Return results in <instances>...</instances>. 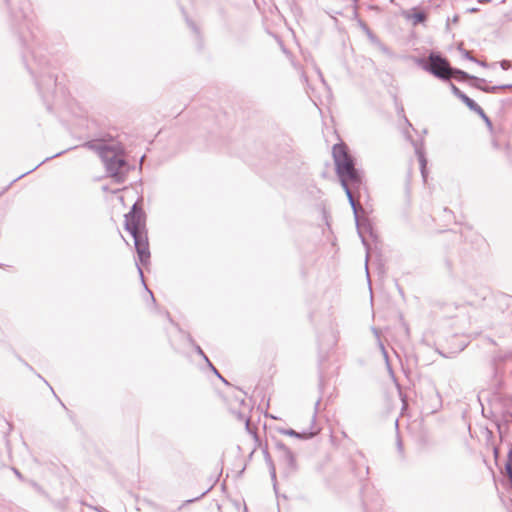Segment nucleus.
Returning <instances> with one entry per match:
<instances>
[{"label":"nucleus","instance_id":"f257e3e1","mask_svg":"<svg viewBox=\"0 0 512 512\" xmlns=\"http://www.w3.org/2000/svg\"><path fill=\"white\" fill-rule=\"evenodd\" d=\"M124 229L131 235L134 242V248L137 253V260L135 265L140 276L141 282L144 288L149 292L152 301L155 303V297L151 290L148 289L145 280L143 270L140 265L146 266L150 263V248L148 240V231L146 228V213L138 202L134 203L130 211L125 214Z\"/></svg>","mask_w":512,"mask_h":512},{"label":"nucleus","instance_id":"f03ea898","mask_svg":"<svg viewBox=\"0 0 512 512\" xmlns=\"http://www.w3.org/2000/svg\"><path fill=\"white\" fill-rule=\"evenodd\" d=\"M332 156L335 172L347 196V200L354 214L357 215V203L352 190L359 191L363 185V171L356 168V159L349 153L344 143H337L332 147Z\"/></svg>","mask_w":512,"mask_h":512},{"label":"nucleus","instance_id":"7ed1b4c3","mask_svg":"<svg viewBox=\"0 0 512 512\" xmlns=\"http://www.w3.org/2000/svg\"><path fill=\"white\" fill-rule=\"evenodd\" d=\"M488 406V409L482 406V414L494 422L503 441L509 435L512 424V397L496 390L489 395Z\"/></svg>","mask_w":512,"mask_h":512},{"label":"nucleus","instance_id":"20e7f679","mask_svg":"<svg viewBox=\"0 0 512 512\" xmlns=\"http://www.w3.org/2000/svg\"><path fill=\"white\" fill-rule=\"evenodd\" d=\"M99 157L105 166L107 175L117 184L124 183L128 173L134 169V166L127 161L124 149L119 144H115L112 148L102 147Z\"/></svg>","mask_w":512,"mask_h":512},{"label":"nucleus","instance_id":"39448f33","mask_svg":"<svg viewBox=\"0 0 512 512\" xmlns=\"http://www.w3.org/2000/svg\"><path fill=\"white\" fill-rule=\"evenodd\" d=\"M34 62L37 64V70L34 71L27 64V68L31 75L35 78V83L42 98L46 100L47 96L53 93L57 87V75L46 70L48 59L43 55H38L35 51H31Z\"/></svg>","mask_w":512,"mask_h":512},{"label":"nucleus","instance_id":"423d86ee","mask_svg":"<svg viewBox=\"0 0 512 512\" xmlns=\"http://www.w3.org/2000/svg\"><path fill=\"white\" fill-rule=\"evenodd\" d=\"M5 5L7 7L8 19H9L11 28L19 34V40H20L21 44L24 47H27V49H31V47H29L26 44L24 37L21 33L22 28H24V27L27 29L30 28V23H31V17H30L31 4H30V2L28 0H21V1H19V3H13V4L5 3Z\"/></svg>","mask_w":512,"mask_h":512},{"label":"nucleus","instance_id":"0eeeda50","mask_svg":"<svg viewBox=\"0 0 512 512\" xmlns=\"http://www.w3.org/2000/svg\"><path fill=\"white\" fill-rule=\"evenodd\" d=\"M416 64L435 78L443 82L449 81L450 61L442 53L431 51L428 57L417 58Z\"/></svg>","mask_w":512,"mask_h":512},{"label":"nucleus","instance_id":"6e6552de","mask_svg":"<svg viewBox=\"0 0 512 512\" xmlns=\"http://www.w3.org/2000/svg\"><path fill=\"white\" fill-rule=\"evenodd\" d=\"M278 453V461L282 467V477L289 480L296 475L299 465L295 453L286 446L281 440L272 438Z\"/></svg>","mask_w":512,"mask_h":512},{"label":"nucleus","instance_id":"1a4fd4ad","mask_svg":"<svg viewBox=\"0 0 512 512\" xmlns=\"http://www.w3.org/2000/svg\"><path fill=\"white\" fill-rule=\"evenodd\" d=\"M353 215H354L357 233H358V235L361 239V242L366 250L365 269H366L368 282H370V277H369V272H368V260L370 257V246H369V243H368L365 235H369V237L372 238V240H376L377 234L374 230L372 222L368 218L360 220L358 211H357V216L354 213H353Z\"/></svg>","mask_w":512,"mask_h":512},{"label":"nucleus","instance_id":"9d476101","mask_svg":"<svg viewBox=\"0 0 512 512\" xmlns=\"http://www.w3.org/2000/svg\"><path fill=\"white\" fill-rule=\"evenodd\" d=\"M315 420H316V413L312 417L311 426L307 429L300 431V432H298L292 428H280V429H278V431H279V433H281L283 435L294 437V438L301 439V440L312 439L320 431V428H315V426H314Z\"/></svg>","mask_w":512,"mask_h":512},{"label":"nucleus","instance_id":"9b49d317","mask_svg":"<svg viewBox=\"0 0 512 512\" xmlns=\"http://www.w3.org/2000/svg\"><path fill=\"white\" fill-rule=\"evenodd\" d=\"M412 144H413V146L415 148V154H416L418 162H419L420 172H421L423 181L426 182L427 181V177H428V170H427L428 160H427L426 155H425L423 144L418 145L414 141L412 142Z\"/></svg>","mask_w":512,"mask_h":512},{"label":"nucleus","instance_id":"f8f14e48","mask_svg":"<svg viewBox=\"0 0 512 512\" xmlns=\"http://www.w3.org/2000/svg\"><path fill=\"white\" fill-rule=\"evenodd\" d=\"M451 77H455L456 80L459 82H463L465 79H469L470 81H473V82H486V80L484 78H479L477 76L467 73L466 71H464L460 68H456V67H452V66H450V70H449V79Z\"/></svg>","mask_w":512,"mask_h":512},{"label":"nucleus","instance_id":"ddd939ff","mask_svg":"<svg viewBox=\"0 0 512 512\" xmlns=\"http://www.w3.org/2000/svg\"><path fill=\"white\" fill-rule=\"evenodd\" d=\"M486 82H473V81H470V85L484 93H491V94H496L498 93L499 91L501 90H505V89H511L512 88V84H501V85H493V86H488L485 84Z\"/></svg>","mask_w":512,"mask_h":512},{"label":"nucleus","instance_id":"4468645a","mask_svg":"<svg viewBox=\"0 0 512 512\" xmlns=\"http://www.w3.org/2000/svg\"><path fill=\"white\" fill-rule=\"evenodd\" d=\"M430 393L432 395L428 409L430 413H436L442 407V397L433 383L430 384Z\"/></svg>","mask_w":512,"mask_h":512},{"label":"nucleus","instance_id":"2eb2a0df","mask_svg":"<svg viewBox=\"0 0 512 512\" xmlns=\"http://www.w3.org/2000/svg\"><path fill=\"white\" fill-rule=\"evenodd\" d=\"M495 302L497 304V307L501 312H505L511 305H512V296L505 294V293H499L495 295Z\"/></svg>","mask_w":512,"mask_h":512},{"label":"nucleus","instance_id":"dca6fc26","mask_svg":"<svg viewBox=\"0 0 512 512\" xmlns=\"http://www.w3.org/2000/svg\"><path fill=\"white\" fill-rule=\"evenodd\" d=\"M63 153H65V151H61V152H58L52 156H49V157H46L44 160H42L38 165H36L34 168L22 173L21 175H19L18 177H16L15 179H13L9 185L5 188L4 191H7L16 181H18L19 179L23 178L24 176L30 174L31 172L35 171L39 166H41L43 163L55 158V157H58L60 155H62Z\"/></svg>","mask_w":512,"mask_h":512},{"label":"nucleus","instance_id":"f3484780","mask_svg":"<svg viewBox=\"0 0 512 512\" xmlns=\"http://www.w3.org/2000/svg\"><path fill=\"white\" fill-rule=\"evenodd\" d=\"M412 20L414 26L423 24L427 20V15L424 11L413 9L411 15L408 16Z\"/></svg>","mask_w":512,"mask_h":512},{"label":"nucleus","instance_id":"a211bd4d","mask_svg":"<svg viewBox=\"0 0 512 512\" xmlns=\"http://www.w3.org/2000/svg\"><path fill=\"white\" fill-rule=\"evenodd\" d=\"M115 144H104V143H95L93 141L86 142L85 146L90 148L91 150H94L98 155L99 151L102 147L104 148H112Z\"/></svg>","mask_w":512,"mask_h":512},{"label":"nucleus","instance_id":"6ab92c4d","mask_svg":"<svg viewBox=\"0 0 512 512\" xmlns=\"http://www.w3.org/2000/svg\"><path fill=\"white\" fill-rule=\"evenodd\" d=\"M237 417H238V419H239V420H241V421H245V424H246V430L248 431V433L252 434V435H253V437L255 438V440H258V437H257L256 433H254V432L251 430L250 426H249V418L245 415V413H243V412H238V413H237Z\"/></svg>","mask_w":512,"mask_h":512},{"label":"nucleus","instance_id":"aec40b11","mask_svg":"<svg viewBox=\"0 0 512 512\" xmlns=\"http://www.w3.org/2000/svg\"><path fill=\"white\" fill-rule=\"evenodd\" d=\"M263 455H264V460H265V463L266 465L268 466V469L269 470H272V467H275V463L268 451V448L267 446L263 449Z\"/></svg>","mask_w":512,"mask_h":512},{"label":"nucleus","instance_id":"412c9836","mask_svg":"<svg viewBox=\"0 0 512 512\" xmlns=\"http://www.w3.org/2000/svg\"><path fill=\"white\" fill-rule=\"evenodd\" d=\"M360 26L361 28L363 29V31L366 33V35L368 36V38L372 41V42H376L377 41V37L375 36V34L371 31V29L367 26L366 23L360 21Z\"/></svg>","mask_w":512,"mask_h":512},{"label":"nucleus","instance_id":"4be33fe9","mask_svg":"<svg viewBox=\"0 0 512 512\" xmlns=\"http://www.w3.org/2000/svg\"><path fill=\"white\" fill-rule=\"evenodd\" d=\"M477 115L485 122L488 129L492 130L493 124L491 119L487 116L485 111L481 108V110L477 113Z\"/></svg>","mask_w":512,"mask_h":512},{"label":"nucleus","instance_id":"5701e85b","mask_svg":"<svg viewBox=\"0 0 512 512\" xmlns=\"http://www.w3.org/2000/svg\"><path fill=\"white\" fill-rule=\"evenodd\" d=\"M209 369L226 385H229V382L219 373V371L216 369V367L211 363V361H208L207 363Z\"/></svg>","mask_w":512,"mask_h":512},{"label":"nucleus","instance_id":"b1692460","mask_svg":"<svg viewBox=\"0 0 512 512\" xmlns=\"http://www.w3.org/2000/svg\"><path fill=\"white\" fill-rule=\"evenodd\" d=\"M458 50L460 51V53H461V55H462V57L464 59H467V60H469L471 62L476 61V58L471 54L470 51H468V50H466V49H464V48H462L460 46L458 47Z\"/></svg>","mask_w":512,"mask_h":512},{"label":"nucleus","instance_id":"393cba45","mask_svg":"<svg viewBox=\"0 0 512 512\" xmlns=\"http://www.w3.org/2000/svg\"><path fill=\"white\" fill-rule=\"evenodd\" d=\"M269 474L273 483V489L278 496V488H277V476H276V467H272V470H269Z\"/></svg>","mask_w":512,"mask_h":512},{"label":"nucleus","instance_id":"a878e982","mask_svg":"<svg viewBox=\"0 0 512 512\" xmlns=\"http://www.w3.org/2000/svg\"><path fill=\"white\" fill-rule=\"evenodd\" d=\"M466 106L476 114L481 110V107L473 99H471Z\"/></svg>","mask_w":512,"mask_h":512},{"label":"nucleus","instance_id":"bb28decb","mask_svg":"<svg viewBox=\"0 0 512 512\" xmlns=\"http://www.w3.org/2000/svg\"><path fill=\"white\" fill-rule=\"evenodd\" d=\"M193 349L199 356H201L206 361V363L210 361L207 355L204 353L203 349L198 344H194Z\"/></svg>","mask_w":512,"mask_h":512},{"label":"nucleus","instance_id":"cd10ccee","mask_svg":"<svg viewBox=\"0 0 512 512\" xmlns=\"http://www.w3.org/2000/svg\"><path fill=\"white\" fill-rule=\"evenodd\" d=\"M378 344H379V347H380L381 352H382V354H383V357H384V359H385V361H386V364H387V366H388L389 370L392 372L391 367H390V364H389V361H388V352L386 351V349H385V347H384L383 343H382L380 340H378Z\"/></svg>","mask_w":512,"mask_h":512},{"label":"nucleus","instance_id":"c85d7f7f","mask_svg":"<svg viewBox=\"0 0 512 512\" xmlns=\"http://www.w3.org/2000/svg\"><path fill=\"white\" fill-rule=\"evenodd\" d=\"M456 97L459 100H461L465 105H467L468 102L472 99L469 96H467L463 91H461Z\"/></svg>","mask_w":512,"mask_h":512},{"label":"nucleus","instance_id":"c756f323","mask_svg":"<svg viewBox=\"0 0 512 512\" xmlns=\"http://www.w3.org/2000/svg\"><path fill=\"white\" fill-rule=\"evenodd\" d=\"M456 97L459 100H461L465 105H467L468 102L472 99L469 96H467L463 91H461Z\"/></svg>","mask_w":512,"mask_h":512},{"label":"nucleus","instance_id":"7c9ffc66","mask_svg":"<svg viewBox=\"0 0 512 512\" xmlns=\"http://www.w3.org/2000/svg\"><path fill=\"white\" fill-rule=\"evenodd\" d=\"M456 97L459 100H461L465 105H467L468 102L472 99L469 96H467L463 91H461Z\"/></svg>","mask_w":512,"mask_h":512},{"label":"nucleus","instance_id":"2f4dec72","mask_svg":"<svg viewBox=\"0 0 512 512\" xmlns=\"http://www.w3.org/2000/svg\"><path fill=\"white\" fill-rule=\"evenodd\" d=\"M456 97L459 100H461L465 105H467L468 102L472 99L469 96H467L463 91H461Z\"/></svg>","mask_w":512,"mask_h":512},{"label":"nucleus","instance_id":"473e14b6","mask_svg":"<svg viewBox=\"0 0 512 512\" xmlns=\"http://www.w3.org/2000/svg\"><path fill=\"white\" fill-rule=\"evenodd\" d=\"M211 490V488H208L207 490H205L204 492H202L199 496L197 497H194L192 499H188L185 501V503L189 504V503H192V502H195V501H198L200 500L202 497H204L209 491Z\"/></svg>","mask_w":512,"mask_h":512},{"label":"nucleus","instance_id":"72a5a7b5","mask_svg":"<svg viewBox=\"0 0 512 512\" xmlns=\"http://www.w3.org/2000/svg\"><path fill=\"white\" fill-rule=\"evenodd\" d=\"M186 22L188 24V26L193 30V32L196 34V35H199V29L197 27V25L190 19L186 18Z\"/></svg>","mask_w":512,"mask_h":512},{"label":"nucleus","instance_id":"f704fd0d","mask_svg":"<svg viewBox=\"0 0 512 512\" xmlns=\"http://www.w3.org/2000/svg\"><path fill=\"white\" fill-rule=\"evenodd\" d=\"M499 64L503 70H508L509 68L512 67V62L509 60H502L499 62Z\"/></svg>","mask_w":512,"mask_h":512},{"label":"nucleus","instance_id":"c9c22d12","mask_svg":"<svg viewBox=\"0 0 512 512\" xmlns=\"http://www.w3.org/2000/svg\"><path fill=\"white\" fill-rule=\"evenodd\" d=\"M447 82L449 83V87H450L453 95L457 96L461 92V90L455 84H453L450 80Z\"/></svg>","mask_w":512,"mask_h":512},{"label":"nucleus","instance_id":"e433bc0d","mask_svg":"<svg viewBox=\"0 0 512 512\" xmlns=\"http://www.w3.org/2000/svg\"><path fill=\"white\" fill-rule=\"evenodd\" d=\"M474 63L478 64L479 66L481 67H484V68H488L490 67L491 65L489 63H487L486 61H483V60H478L476 59V61H474Z\"/></svg>","mask_w":512,"mask_h":512},{"label":"nucleus","instance_id":"4c0bfd02","mask_svg":"<svg viewBox=\"0 0 512 512\" xmlns=\"http://www.w3.org/2000/svg\"><path fill=\"white\" fill-rule=\"evenodd\" d=\"M493 454H494V458H495V460H496V462H497V461H498V458H499V456H500V448H499V447H497V446H495V447L493 448Z\"/></svg>","mask_w":512,"mask_h":512},{"label":"nucleus","instance_id":"58836bf2","mask_svg":"<svg viewBox=\"0 0 512 512\" xmlns=\"http://www.w3.org/2000/svg\"><path fill=\"white\" fill-rule=\"evenodd\" d=\"M377 266H378L379 272L383 273L384 272V265L381 263L380 259L377 260Z\"/></svg>","mask_w":512,"mask_h":512},{"label":"nucleus","instance_id":"ea45409f","mask_svg":"<svg viewBox=\"0 0 512 512\" xmlns=\"http://www.w3.org/2000/svg\"><path fill=\"white\" fill-rule=\"evenodd\" d=\"M187 339L192 347H194V344H197L190 334H188Z\"/></svg>","mask_w":512,"mask_h":512},{"label":"nucleus","instance_id":"a19ab883","mask_svg":"<svg viewBox=\"0 0 512 512\" xmlns=\"http://www.w3.org/2000/svg\"><path fill=\"white\" fill-rule=\"evenodd\" d=\"M467 12L468 13H477V12H479V8H477V7L468 8Z\"/></svg>","mask_w":512,"mask_h":512},{"label":"nucleus","instance_id":"79ce46f5","mask_svg":"<svg viewBox=\"0 0 512 512\" xmlns=\"http://www.w3.org/2000/svg\"><path fill=\"white\" fill-rule=\"evenodd\" d=\"M38 376L45 382V384H47L50 387L51 390H53V388L49 385L48 381H46L41 375H38ZM52 392L55 393L54 391H52ZM54 395L56 396V394H54Z\"/></svg>","mask_w":512,"mask_h":512},{"label":"nucleus","instance_id":"37998d69","mask_svg":"<svg viewBox=\"0 0 512 512\" xmlns=\"http://www.w3.org/2000/svg\"><path fill=\"white\" fill-rule=\"evenodd\" d=\"M480 4H488L491 2V0H477Z\"/></svg>","mask_w":512,"mask_h":512},{"label":"nucleus","instance_id":"c03bdc74","mask_svg":"<svg viewBox=\"0 0 512 512\" xmlns=\"http://www.w3.org/2000/svg\"><path fill=\"white\" fill-rule=\"evenodd\" d=\"M97 512H107L103 507H95Z\"/></svg>","mask_w":512,"mask_h":512},{"label":"nucleus","instance_id":"a18cd8bd","mask_svg":"<svg viewBox=\"0 0 512 512\" xmlns=\"http://www.w3.org/2000/svg\"><path fill=\"white\" fill-rule=\"evenodd\" d=\"M459 21V16L458 15H454L453 19H452V22L453 23H457Z\"/></svg>","mask_w":512,"mask_h":512},{"label":"nucleus","instance_id":"49530a36","mask_svg":"<svg viewBox=\"0 0 512 512\" xmlns=\"http://www.w3.org/2000/svg\"><path fill=\"white\" fill-rule=\"evenodd\" d=\"M14 472L17 475V477L22 478V474L19 472V470L14 469Z\"/></svg>","mask_w":512,"mask_h":512},{"label":"nucleus","instance_id":"de8ad7c7","mask_svg":"<svg viewBox=\"0 0 512 512\" xmlns=\"http://www.w3.org/2000/svg\"><path fill=\"white\" fill-rule=\"evenodd\" d=\"M397 446H398V449L401 450L402 449V442L400 440H398L397 442Z\"/></svg>","mask_w":512,"mask_h":512},{"label":"nucleus","instance_id":"09e8293b","mask_svg":"<svg viewBox=\"0 0 512 512\" xmlns=\"http://www.w3.org/2000/svg\"><path fill=\"white\" fill-rule=\"evenodd\" d=\"M239 403H240V405H243V406H244V405H245V399H244V398L240 399V400H239Z\"/></svg>","mask_w":512,"mask_h":512},{"label":"nucleus","instance_id":"8fccbe9b","mask_svg":"<svg viewBox=\"0 0 512 512\" xmlns=\"http://www.w3.org/2000/svg\"><path fill=\"white\" fill-rule=\"evenodd\" d=\"M403 112H404V108L401 106V107L399 108V110H398V113L400 114V113H403Z\"/></svg>","mask_w":512,"mask_h":512},{"label":"nucleus","instance_id":"3c124183","mask_svg":"<svg viewBox=\"0 0 512 512\" xmlns=\"http://www.w3.org/2000/svg\"><path fill=\"white\" fill-rule=\"evenodd\" d=\"M373 331H374L375 335L379 338V335H378L377 329L373 328Z\"/></svg>","mask_w":512,"mask_h":512},{"label":"nucleus","instance_id":"603ef678","mask_svg":"<svg viewBox=\"0 0 512 512\" xmlns=\"http://www.w3.org/2000/svg\"><path fill=\"white\" fill-rule=\"evenodd\" d=\"M319 404H320V400H317L316 404H315V407L317 408L319 406Z\"/></svg>","mask_w":512,"mask_h":512},{"label":"nucleus","instance_id":"864d4df0","mask_svg":"<svg viewBox=\"0 0 512 512\" xmlns=\"http://www.w3.org/2000/svg\"><path fill=\"white\" fill-rule=\"evenodd\" d=\"M446 264H447V266L450 268V265H451V264H450V261H448V260H447V261H446Z\"/></svg>","mask_w":512,"mask_h":512},{"label":"nucleus","instance_id":"5fc2aeb1","mask_svg":"<svg viewBox=\"0 0 512 512\" xmlns=\"http://www.w3.org/2000/svg\"><path fill=\"white\" fill-rule=\"evenodd\" d=\"M369 473V467H366V475Z\"/></svg>","mask_w":512,"mask_h":512},{"label":"nucleus","instance_id":"6e6d98bb","mask_svg":"<svg viewBox=\"0 0 512 512\" xmlns=\"http://www.w3.org/2000/svg\"><path fill=\"white\" fill-rule=\"evenodd\" d=\"M405 122H407V123H408V125H409V126H411V124L409 123V121H408V119H407V118H405Z\"/></svg>","mask_w":512,"mask_h":512},{"label":"nucleus","instance_id":"4d7b16f0","mask_svg":"<svg viewBox=\"0 0 512 512\" xmlns=\"http://www.w3.org/2000/svg\"><path fill=\"white\" fill-rule=\"evenodd\" d=\"M244 469H245V467L242 470H240V472H239L240 475L244 472Z\"/></svg>","mask_w":512,"mask_h":512}]
</instances>
